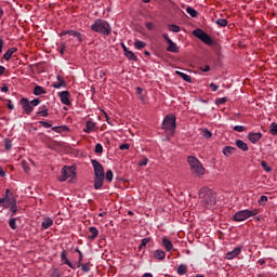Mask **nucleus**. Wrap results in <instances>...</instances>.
I'll use <instances>...</instances> for the list:
<instances>
[{
	"mask_svg": "<svg viewBox=\"0 0 277 277\" xmlns=\"http://www.w3.org/2000/svg\"><path fill=\"white\" fill-rule=\"evenodd\" d=\"M199 205L202 209L208 211L215 209L217 205V194L207 186L201 187L199 189Z\"/></svg>",
	"mask_w": 277,
	"mask_h": 277,
	"instance_id": "obj_1",
	"label": "nucleus"
},
{
	"mask_svg": "<svg viewBox=\"0 0 277 277\" xmlns=\"http://www.w3.org/2000/svg\"><path fill=\"white\" fill-rule=\"evenodd\" d=\"M94 170V189H101L105 181V169L98 160H91Z\"/></svg>",
	"mask_w": 277,
	"mask_h": 277,
	"instance_id": "obj_2",
	"label": "nucleus"
},
{
	"mask_svg": "<svg viewBox=\"0 0 277 277\" xmlns=\"http://www.w3.org/2000/svg\"><path fill=\"white\" fill-rule=\"evenodd\" d=\"M91 30L102 36H109L111 34V25L105 19L97 18L92 25Z\"/></svg>",
	"mask_w": 277,
	"mask_h": 277,
	"instance_id": "obj_3",
	"label": "nucleus"
},
{
	"mask_svg": "<svg viewBox=\"0 0 277 277\" xmlns=\"http://www.w3.org/2000/svg\"><path fill=\"white\" fill-rule=\"evenodd\" d=\"M187 162L190 166V172L195 174V176H205V172H207V170L196 156H188Z\"/></svg>",
	"mask_w": 277,
	"mask_h": 277,
	"instance_id": "obj_4",
	"label": "nucleus"
},
{
	"mask_svg": "<svg viewBox=\"0 0 277 277\" xmlns=\"http://www.w3.org/2000/svg\"><path fill=\"white\" fill-rule=\"evenodd\" d=\"M254 215H259V210H240L234 214V222H245V220L254 217Z\"/></svg>",
	"mask_w": 277,
	"mask_h": 277,
	"instance_id": "obj_5",
	"label": "nucleus"
},
{
	"mask_svg": "<svg viewBox=\"0 0 277 277\" xmlns=\"http://www.w3.org/2000/svg\"><path fill=\"white\" fill-rule=\"evenodd\" d=\"M163 131H170L171 135H174V131H176V116L167 115L162 121Z\"/></svg>",
	"mask_w": 277,
	"mask_h": 277,
	"instance_id": "obj_6",
	"label": "nucleus"
},
{
	"mask_svg": "<svg viewBox=\"0 0 277 277\" xmlns=\"http://www.w3.org/2000/svg\"><path fill=\"white\" fill-rule=\"evenodd\" d=\"M75 167H68V166H64L63 169L61 170V176L58 177V181L61 183H64L65 181L69 182L72 181V179H75V176H77V172H75Z\"/></svg>",
	"mask_w": 277,
	"mask_h": 277,
	"instance_id": "obj_7",
	"label": "nucleus"
},
{
	"mask_svg": "<svg viewBox=\"0 0 277 277\" xmlns=\"http://www.w3.org/2000/svg\"><path fill=\"white\" fill-rule=\"evenodd\" d=\"M193 35L198 38L199 40H201V42H205V44H213V39H211L210 36L207 35V32H205L202 29L200 28H196L193 31Z\"/></svg>",
	"mask_w": 277,
	"mask_h": 277,
	"instance_id": "obj_8",
	"label": "nucleus"
},
{
	"mask_svg": "<svg viewBox=\"0 0 277 277\" xmlns=\"http://www.w3.org/2000/svg\"><path fill=\"white\" fill-rule=\"evenodd\" d=\"M5 194H6L5 198L0 199V205H2L4 209H10L12 205H16V199L14 198L13 195H9L10 189H6Z\"/></svg>",
	"mask_w": 277,
	"mask_h": 277,
	"instance_id": "obj_9",
	"label": "nucleus"
},
{
	"mask_svg": "<svg viewBox=\"0 0 277 277\" xmlns=\"http://www.w3.org/2000/svg\"><path fill=\"white\" fill-rule=\"evenodd\" d=\"M19 103L27 116H29L31 114V111H34V106H31V104L29 103V100L27 97H23Z\"/></svg>",
	"mask_w": 277,
	"mask_h": 277,
	"instance_id": "obj_10",
	"label": "nucleus"
},
{
	"mask_svg": "<svg viewBox=\"0 0 277 277\" xmlns=\"http://www.w3.org/2000/svg\"><path fill=\"white\" fill-rule=\"evenodd\" d=\"M241 254V247H236L233 251H229L225 254V259L227 261H233V259H237Z\"/></svg>",
	"mask_w": 277,
	"mask_h": 277,
	"instance_id": "obj_11",
	"label": "nucleus"
},
{
	"mask_svg": "<svg viewBox=\"0 0 277 277\" xmlns=\"http://www.w3.org/2000/svg\"><path fill=\"white\" fill-rule=\"evenodd\" d=\"M263 137V133L261 132H249L248 140L251 144H256Z\"/></svg>",
	"mask_w": 277,
	"mask_h": 277,
	"instance_id": "obj_12",
	"label": "nucleus"
},
{
	"mask_svg": "<svg viewBox=\"0 0 277 277\" xmlns=\"http://www.w3.org/2000/svg\"><path fill=\"white\" fill-rule=\"evenodd\" d=\"M61 103L63 105L70 106V93L68 91H63L60 93Z\"/></svg>",
	"mask_w": 277,
	"mask_h": 277,
	"instance_id": "obj_13",
	"label": "nucleus"
},
{
	"mask_svg": "<svg viewBox=\"0 0 277 277\" xmlns=\"http://www.w3.org/2000/svg\"><path fill=\"white\" fill-rule=\"evenodd\" d=\"M162 246L167 252H173L174 245L168 239V237L162 238Z\"/></svg>",
	"mask_w": 277,
	"mask_h": 277,
	"instance_id": "obj_14",
	"label": "nucleus"
},
{
	"mask_svg": "<svg viewBox=\"0 0 277 277\" xmlns=\"http://www.w3.org/2000/svg\"><path fill=\"white\" fill-rule=\"evenodd\" d=\"M94 131H96V123H94L93 121H90V120L87 121L83 132L84 133H94Z\"/></svg>",
	"mask_w": 277,
	"mask_h": 277,
	"instance_id": "obj_15",
	"label": "nucleus"
},
{
	"mask_svg": "<svg viewBox=\"0 0 277 277\" xmlns=\"http://www.w3.org/2000/svg\"><path fill=\"white\" fill-rule=\"evenodd\" d=\"M154 259H156V261H163L166 259V251L157 249L154 252Z\"/></svg>",
	"mask_w": 277,
	"mask_h": 277,
	"instance_id": "obj_16",
	"label": "nucleus"
},
{
	"mask_svg": "<svg viewBox=\"0 0 277 277\" xmlns=\"http://www.w3.org/2000/svg\"><path fill=\"white\" fill-rule=\"evenodd\" d=\"M17 49L16 48H11L9 49L4 54H3V60H5V62H10L12 60V55H14V53H16Z\"/></svg>",
	"mask_w": 277,
	"mask_h": 277,
	"instance_id": "obj_17",
	"label": "nucleus"
},
{
	"mask_svg": "<svg viewBox=\"0 0 277 277\" xmlns=\"http://www.w3.org/2000/svg\"><path fill=\"white\" fill-rule=\"evenodd\" d=\"M168 48H167V51L169 53H179V45H176V43H174V41L172 40H169V43H168Z\"/></svg>",
	"mask_w": 277,
	"mask_h": 277,
	"instance_id": "obj_18",
	"label": "nucleus"
},
{
	"mask_svg": "<svg viewBox=\"0 0 277 277\" xmlns=\"http://www.w3.org/2000/svg\"><path fill=\"white\" fill-rule=\"evenodd\" d=\"M237 151V148L233 147V146H225L223 148V155L225 157H230V155L235 154Z\"/></svg>",
	"mask_w": 277,
	"mask_h": 277,
	"instance_id": "obj_19",
	"label": "nucleus"
},
{
	"mask_svg": "<svg viewBox=\"0 0 277 277\" xmlns=\"http://www.w3.org/2000/svg\"><path fill=\"white\" fill-rule=\"evenodd\" d=\"M68 36H72V38H77L78 42H83V36L81 32L76 30H67Z\"/></svg>",
	"mask_w": 277,
	"mask_h": 277,
	"instance_id": "obj_20",
	"label": "nucleus"
},
{
	"mask_svg": "<svg viewBox=\"0 0 277 277\" xmlns=\"http://www.w3.org/2000/svg\"><path fill=\"white\" fill-rule=\"evenodd\" d=\"M236 146L240 150H243V153H248V150H249L248 144L246 142H243L242 140H237L236 141Z\"/></svg>",
	"mask_w": 277,
	"mask_h": 277,
	"instance_id": "obj_21",
	"label": "nucleus"
},
{
	"mask_svg": "<svg viewBox=\"0 0 277 277\" xmlns=\"http://www.w3.org/2000/svg\"><path fill=\"white\" fill-rule=\"evenodd\" d=\"M175 75H179V77H181V79L186 81V83H192V76H189L185 72L179 71V70L175 71Z\"/></svg>",
	"mask_w": 277,
	"mask_h": 277,
	"instance_id": "obj_22",
	"label": "nucleus"
},
{
	"mask_svg": "<svg viewBox=\"0 0 277 277\" xmlns=\"http://www.w3.org/2000/svg\"><path fill=\"white\" fill-rule=\"evenodd\" d=\"M42 228H44V230L51 228L53 226V219L51 217H47L42 224H41Z\"/></svg>",
	"mask_w": 277,
	"mask_h": 277,
	"instance_id": "obj_23",
	"label": "nucleus"
},
{
	"mask_svg": "<svg viewBox=\"0 0 277 277\" xmlns=\"http://www.w3.org/2000/svg\"><path fill=\"white\" fill-rule=\"evenodd\" d=\"M47 90H44V88H42L41 85H36L34 89V94L35 96H42V94H45Z\"/></svg>",
	"mask_w": 277,
	"mask_h": 277,
	"instance_id": "obj_24",
	"label": "nucleus"
},
{
	"mask_svg": "<svg viewBox=\"0 0 277 277\" xmlns=\"http://www.w3.org/2000/svg\"><path fill=\"white\" fill-rule=\"evenodd\" d=\"M49 116V108L44 107V109L39 110L36 113V118H48Z\"/></svg>",
	"mask_w": 277,
	"mask_h": 277,
	"instance_id": "obj_25",
	"label": "nucleus"
},
{
	"mask_svg": "<svg viewBox=\"0 0 277 277\" xmlns=\"http://www.w3.org/2000/svg\"><path fill=\"white\" fill-rule=\"evenodd\" d=\"M127 60H129L130 62H137V56H135V53H133V51H129L124 54Z\"/></svg>",
	"mask_w": 277,
	"mask_h": 277,
	"instance_id": "obj_26",
	"label": "nucleus"
},
{
	"mask_svg": "<svg viewBox=\"0 0 277 277\" xmlns=\"http://www.w3.org/2000/svg\"><path fill=\"white\" fill-rule=\"evenodd\" d=\"M134 47L137 49V51H142V49H146V42L142 40H135Z\"/></svg>",
	"mask_w": 277,
	"mask_h": 277,
	"instance_id": "obj_27",
	"label": "nucleus"
},
{
	"mask_svg": "<svg viewBox=\"0 0 277 277\" xmlns=\"http://www.w3.org/2000/svg\"><path fill=\"white\" fill-rule=\"evenodd\" d=\"M177 274H179V276H185V274H187V265L181 264L177 267Z\"/></svg>",
	"mask_w": 277,
	"mask_h": 277,
	"instance_id": "obj_28",
	"label": "nucleus"
},
{
	"mask_svg": "<svg viewBox=\"0 0 277 277\" xmlns=\"http://www.w3.org/2000/svg\"><path fill=\"white\" fill-rule=\"evenodd\" d=\"M92 236H89V239H96L98 237V229L96 227L89 228Z\"/></svg>",
	"mask_w": 277,
	"mask_h": 277,
	"instance_id": "obj_29",
	"label": "nucleus"
},
{
	"mask_svg": "<svg viewBox=\"0 0 277 277\" xmlns=\"http://www.w3.org/2000/svg\"><path fill=\"white\" fill-rule=\"evenodd\" d=\"M186 12L189 14V16H192V18H196V16H198V11L192 6L186 8Z\"/></svg>",
	"mask_w": 277,
	"mask_h": 277,
	"instance_id": "obj_30",
	"label": "nucleus"
},
{
	"mask_svg": "<svg viewBox=\"0 0 277 277\" xmlns=\"http://www.w3.org/2000/svg\"><path fill=\"white\" fill-rule=\"evenodd\" d=\"M52 131L55 133H64V131H68V128L66 126L53 127Z\"/></svg>",
	"mask_w": 277,
	"mask_h": 277,
	"instance_id": "obj_31",
	"label": "nucleus"
},
{
	"mask_svg": "<svg viewBox=\"0 0 277 277\" xmlns=\"http://www.w3.org/2000/svg\"><path fill=\"white\" fill-rule=\"evenodd\" d=\"M215 23L219 27H227L228 25V21L226 18H219Z\"/></svg>",
	"mask_w": 277,
	"mask_h": 277,
	"instance_id": "obj_32",
	"label": "nucleus"
},
{
	"mask_svg": "<svg viewBox=\"0 0 277 277\" xmlns=\"http://www.w3.org/2000/svg\"><path fill=\"white\" fill-rule=\"evenodd\" d=\"M169 30H171L173 34H179L181 31V27L176 24L169 25Z\"/></svg>",
	"mask_w": 277,
	"mask_h": 277,
	"instance_id": "obj_33",
	"label": "nucleus"
},
{
	"mask_svg": "<svg viewBox=\"0 0 277 277\" xmlns=\"http://www.w3.org/2000/svg\"><path fill=\"white\" fill-rule=\"evenodd\" d=\"M148 243H150V238H143L141 241V245L138 247V250H142V248H146V246H148Z\"/></svg>",
	"mask_w": 277,
	"mask_h": 277,
	"instance_id": "obj_34",
	"label": "nucleus"
},
{
	"mask_svg": "<svg viewBox=\"0 0 277 277\" xmlns=\"http://www.w3.org/2000/svg\"><path fill=\"white\" fill-rule=\"evenodd\" d=\"M267 200H268L267 196L262 195L258 202L259 205H261V207H265V205H267Z\"/></svg>",
	"mask_w": 277,
	"mask_h": 277,
	"instance_id": "obj_35",
	"label": "nucleus"
},
{
	"mask_svg": "<svg viewBox=\"0 0 277 277\" xmlns=\"http://www.w3.org/2000/svg\"><path fill=\"white\" fill-rule=\"evenodd\" d=\"M10 212H11V216L14 217V215H16L18 208H16V203H13L9 207Z\"/></svg>",
	"mask_w": 277,
	"mask_h": 277,
	"instance_id": "obj_36",
	"label": "nucleus"
},
{
	"mask_svg": "<svg viewBox=\"0 0 277 277\" xmlns=\"http://www.w3.org/2000/svg\"><path fill=\"white\" fill-rule=\"evenodd\" d=\"M4 148L5 150H12V140L10 138L4 140Z\"/></svg>",
	"mask_w": 277,
	"mask_h": 277,
	"instance_id": "obj_37",
	"label": "nucleus"
},
{
	"mask_svg": "<svg viewBox=\"0 0 277 277\" xmlns=\"http://www.w3.org/2000/svg\"><path fill=\"white\" fill-rule=\"evenodd\" d=\"M106 181H108V183H111L114 181V171L108 170L106 172Z\"/></svg>",
	"mask_w": 277,
	"mask_h": 277,
	"instance_id": "obj_38",
	"label": "nucleus"
},
{
	"mask_svg": "<svg viewBox=\"0 0 277 277\" xmlns=\"http://www.w3.org/2000/svg\"><path fill=\"white\" fill-rule=\"evenodd\" d=\"M53 88L60 90V88H66V82L64 80H60L58 83L53 84Z\"/></svg>",
	"mask_w": 277,
	"mask_h": 277,
	"instance_id": "obj_39",
	"label": "nucleus"
},
{
	"mask_svg": "<svg viewBox=\"0 0 277 277\" xmlns=\"http://www.w3.org/2000/svg\"><path fill=\"white\" fill-rule=\"evenodd\" d=\"M203 137H206V140H211V137H213V133H211V131H209V129H205Z\"/></svg>",
	"mask_w": 277,
	"mask_h": 277,
	"instance_id": "obj_40",
	"label": "nucleus"
},
{
	"mask_svg": "<svg viewBox=\"0 0 277 277\" xmlns=\"http://www.w3.org/2000/svg\"><path fill=\"white\" fill-rule=\"evenodd\" d=\"M76 252H78L79 254L77 267H81V261H83V253L79 249H77Z\"/></svg>",
	"mask_w": 277,
	"mask_h": 277,
	"instance_id": "obj_41",
	"label": "nucleus"
},
{
	"mask_svg": "<svg viewBox=\"0 0 277 277\" xmlns=\"http://www.w3.org/2000/svg\"><path fill=\"white\" fill-rule=\"evenodd\" d=\"M271 134L272 135H277V123L276 122H273L271 124Z\"/></svg>",
	"mask_w": 277,
	"mask_h": 277,
	"instance_id": "obj_42",
	"label": "nucleus"
},
{
	"mask_svg": "<svg viewBox=\"0 0 277 277\" xmlns=\"http://www.w3.org/2000/svg\"><path fill=\"white\" fill-rule=\"evenodd\" d=\"M9 226L13 229V230H16L17 226H16V219H11L9 221Z\"/></svg>",
	"mask_w": 277,
	"mask_h": 277,
	"instance_id": "obj_43",
	"label": "nucleus"
},
{
	"mask_svg": "<svg viewBox=\"0 0 277 277\" xmlns=\"http://www.w3.org/2000/svg\"><path fill=\"white\" fill-rule=\"evenodd\" d=\"M65 265H68V267H70V269H77V266H75L69 260L68 258L63 260Z\"/></svg>",
	"mask_w": 277,
	"mask_h": 277,
	"instance_id": "obj_44",
	"label": "nucleus"
},
{
	"mask_svg": "<svg viewBox=\"0 0 277 277\" xmlns=\"http://www.w3.org/2000/svg\"><path fill=\"white\" fill-rule=\"evenodd\" d=\"M95 153H96L97 155H101V154L103 153V145H101V143H97V144L95 145Z\"/></svg>",
	"mask_w": 277,
	"mask_h": 277,
	"instance_id": "obj_45",
	"label": "nucleus"
},
{
	"mask_svg": "<svg viewBox=\"0 0 277 277\" xmlns=\"http://www.w3.org/2000/svg\"><path fill=\"white\" fill-rule=\"evenodd\" d=\"M90 267H92V265L89 263H85L82 265V272H84V274H88V272H90Z\"/></svg>",
	"mask_w": 277,
	"mask_h": 277,
	"instance_id": "obj_46",
	"label": "nucleus"
},
{
	"mask_svg": "<svg viewBox=\"0 0 277 277\" xmlns=\"http://www.w3.org/2000/svg\"><path fill=\"white\" fill-rule=\"evenodd\" d=\"M31 107H38V105L41 103L40 98H35L29 102Z\"/></svg>",
	"mask_w": 277,
	"mask_h": 277,
	"instance_id": "obj_47",
	"label": "nucleus"
},
{
	"mask_svg": "<svg viewBox=\"0 0 277 277\" xmlns=\"http://www.w3.org/2000/svg\"><path fill=\"white\" fill-rule=\"evenodd\" d=\"M234 131H237L238 133H243L246 131V127L243 126H235Z\"/></svg>",
	"mask_w": 277,
	"mask_h": 277,
	"instance_id": "obj_48",
	"label": "nucleus"
},
{
	"mask_svg": "<svg viewBox=\"0 0 277 277\" xmlns=\"http://www.w3.org/2000/svg\"><path fill=\"white\" fill-rule=\"evenodd\" d=\"M22 168L25 172H29V166H27V161L26 160H22Z\"/></svg>",
	"mask_w": 277,
	"mask_h": 277,
	"instance_id": "obj_49",
	"label": "nucleus"
},
{
	"mask_svg": "<svg viewBox=\"0 0 277 277\" xmlns=\"http://www.w3.org/2000/svg\"><path fill=\"white\" fill-rule=\"evenodd\" d=\"M226 101H228L227 97H220L216 100V105H224V103H226Z\"/></svg>",
	"mask_w": 277,
	"mask_h": 277,
	"instance_id": "obj_50",
	"label": "nucleus"
},
{
	"mask_svg": "<svg viewBox=\"0 0 277 277\" xmlns=\"http://www.w3.org/2000/svg\"><path fill=\"white\" fill-rule=\"evenodd\" d=\"M261 166H262V168L265 170V172H269V171L272 170V168H269V167L267 166V162H265V161H262V162H261Z\"/></svg>",
	"mask_w": 277,
	"mask_h": 277,
	"instance_id": "obj_51",
	"label": "nucleus"
},
{
	"mask_svg": "<svg viewBox=\"0 0 277 277\" xmlns=\"http://www.w3.org/2000/svg\"><path fill=\"white\" fill-rule=\"evenodd\" d=\"M119 148H120L121 150H129V148H131V145H130L129 143L121 144V145L119 146Z\"/></svg>",
	"mask_w": 277,
	"mask_h": 277,
	"instance_id": "obj_52",
	"label": "nucleus"
},
{
	"mask_svg": "<svg viewBox=\"0 0 277 277\" xmlns=\"http://www.w3.org/2000/svg\"><path fill=\"white\" fill-rule=\"evenodd\" d=\"M138 166L141 167L148 166V158H143L142 160H140Z\"/></svg>",
	"mask_w": 277,
	"mask_h": 277,
	"instance_id": "obj_53",
	"label": "nucleus"
},
{
	"mask_svg": "<svg viewBox=\"0 0 277 277\" xmlns=\"http://www.w3.org/2000/svg\"><path fill=\"white\" fill-rule=\"evenodd\" d=\"M145 27H146V29H148V31H153L155 29V25H153V23H150V22L146 23Z\"/></svg>",
	"mask_w": 277,
	"mask_h": 277,
	"instance_id": "obj_54",
	"label": "nucleus"
},
{
	"mask_svg": "<svg viewBox=\"0 0 277 277\" xmlns=\"http://www.w3.org/2000/svg\"><path fill=\"white\" fill-rule=\"evenodd\" d=\"M39 124H41L42 127H44V129H51V123L47 122V121H39Z\"/></svg>",
	"mask_w": 277,
	"mask_h": 277,
	"instance_id": "obj_55",
	"label": "nucleus"
},
{
	"mask_svg": "<svg viewBox=\"0 0 277 277\" xmlns=\"http://www.w3.org/2000/svg\"><path fill=\"white\" fill-rule=\"evenodd\" d=\"M200 70H201L202 72H209V70H211V67H210L209 65H205V66H201V67H200Z\"/></svg>",
	"mask_w": 277,
	"mask_h": 277,
	"instance_id": "obj_56",
	"label": "nucleus"
},
{
	"mask_svg": "<svg viewBox=\"0 0 277 277\" xmlns=\"http://www.w3.org/2000/svg\"><path fill=\"white\" fill-rule=\"evenodd\" d=\"M210 88H211V90H212V92H217V84H215V83H210Z\"/></svg>",
	"mask_w": 277,
	"mask_h": 277,
	"instance_id": "obj_57",
	"label": "nucleus"
},
{
	"mask_svg": "<svg viewBox=\"0 0 277 277\" xmlns=\"http://www.w3.org/2000/svg\"><path fill=\"white\" fill-rule=\"evenodd\" d=\"M61 259H62V261H66V259H68L65 250L62 251Z\"/></svg>",
	"mask_w": 277,
	"mask_h": 277,
	"instance_id": "obj_58",
	"label": "nucleus"
},
{
	"mask_svg": "<svg viewBox=\"0 0 277 277\" xmlns=\"http://www.w3.org/2000/svg\"><path fill=\"white\" fill-rule=\"evenodd\" d=\"M8 108L11 110L14 109V104H12V100L8 101Z\"/></svg>",
	"mask_w": 277,
	"mask_h": 277,
	"instance_id": "obj_59",
	"label": "nucleus"
},
{
	"mask_svg": "<svg viewBox=\"0 0 277 277\" xmlns=\"http://www.w3.org/2000/svg\"><path fill=\"white\" fill-rule=\"evenodd\" d=\"M1 92L8 93L10 92V88H8V85L1 87Z\"/></svg>",
	"mask_w": 277,
	"mask_h": 277,
	"instance_id": "obj_60",
	"label": "nucleus"
},
{
	"mask_svg": "<svg viewBox=\"0 0 277 277\" xmlns=\"http://www.w3.org/2000/svg\"><path fill=\"white\" fill-rule=\"evenodd\" d=\"M162 38H164V40L169 43V40H172L170 39V36H168V34H163L162 35Z\"/></svg>",
	"mask_w": 277,
	"mask_h": 277,
	"instance_id": "obj_61",
	"label": "nucleus"
},
{
	"mask_svg": "<svg viewBox=\"0 0 277 277\" xmlns=\"http://www.w3.org/2000/svg\"><path fill=\"white\" fill-rule=\"evenodd\" d=\"M142 92H144V90L141 87L136 88V94H142Z\"/></svg>",
	"mask_w": 277,
	"mask_h": 277,
	"instance_id": "obj_62",
	"label": "nucleus"
},
{
	"mask_svg": "<svg viewBox=\"0 0 277 277\" xmlns=\"http://www.w3.org/2000/svg\"><path fill=\"white\" fill-rule=\"evenodd\" d=\"M3 72H5V68L0 65V77H1V75H3Z\"/></svg>",
	"mask_w": 277,
	"mask_h": 277,
	"instance_id": "obj_63",
	"label": "nucleus"
},
{
	"mask_svg": "<svg viewBox=\"0 0 277 277\" xmlns=\"http://www.w3.org/2000/svg\"><path fill=\"white\" fill-rule=\"evenodd\" d=\"M142 277H153V274H150V273H145Z\"/></svg>",
	"mask_w": 277,
	"mask_h": 277,
	"instance_id": "obj_64",
	"label": "nucleus"
}]
</instances>
